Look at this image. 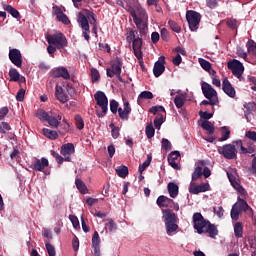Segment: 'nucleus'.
<instances>
[{"label": "nucleus", "instance_id": "obj_46", "mask_svg": "<svg viewBox=\"0 0 256 256\" xmlns=\"http://www.w3.org/2000/svg\"><path fill=\"white\" fill-rule=\"evenodd\" d=\"M137 14L138 18H141V21H145L148 19L147 11L143 7L137 8Z\"/></svg>", "mask_w": 256, "mask_h": 256}, {"label": "nucleus", "instance_id": "obj_17", "mask_svg": "<svg viewBox=\"0 0 256 256\" xmlns=\"http://www.w3.org/2000/svg\"><path fill=\"white\" fill-rule=\"evenodd\" d=\"M51 73H52V77L54 78H62L64 80L70 79V74L68 72V69L65 67L53 68Z\"/></svg>", "mask_w": 256, "mask_h": 256}, {"label": "nucleus", "instance_id": "obj_39", "mask_svg": "<svg viewBox=\"0 0 256 256\" xmlns=\"http://www.w3.org/2000/svg\"><path fill=\"white\" fill-rule=\"evenodd\" d=\"M154 95L151 91H143L139 94L138 100H152Z\"/></svg>", "mask_w": 256, "mask_h": 256}, {"label": "nucleus", "instance_id": "obj_52", "mask_svg": "<svg viewBox=\"0 0 256 256\" xmlns=\"http://www.w3.org/2000/svg\"><path fill=\"white\" fill-rule=\"evenodd\" d=\"M45 248L46 251H48L49 256H55L57 255V252L55 251V248L50 242H45Z\"/></svg>", "mask_w": 256, "mask_h": 256}, {"label": "nucleus", "instance_id": "obj_29", "mask_svg": "<svg viewBox=\"0 0 256 256\" xmlns=\"http://www.w3.org/2000/svg\"><path fill=\"white\" fill-rule=\"evenodd\" d=\"M78 23L80 25V27L83 29V30H88L90 29V26H89V22H88V18L83 15V14H80L79 17H78Z\"/></svg>", "mask_w": 256, "mask_h": 256}, {"label": "nucleus", "instance_id": "obj_10", "mask_svg": "<svg viewBox=\"0 0 256 256\" xmlns=\"http://www.w3.org/2000/svg\"><path fill=\"white\" fill-rule=\"evenodd\" d=\"M53 15L56 16V19L58 22H61L64 25H69L71 22L66 14H64L65 7L61 6H53Z\"/></svg>", "mask_w": 256, "mask_h": 256}, {"label": "nucleus", "instance_id": "obj_16", "mask_svg": "<svg viewBox=\"0 0 256 256\" xmlns=\"http://www.w3.org/2000/svg\"><path fill=\"white\" fill-rule=\"evenodd\" d=\"M47 167H49V161L47 158L42 157L41 159L35 158L32 169L35 172H43Z\"/></svg>", "mask_w": 256, "mask_h": 256}, {"label": "nucleus", "instance_id": "obj_47", "mask_svg": "<svg viewBox=\"0 0 256 256\" xmlns=\"http://www.w3.org/2000/svg\"><path fill=\"white\" fill-rule=\"evenodd\" d=\"M145 134H146L147 139H152L154 137L155 129L153 128V126L151 124L147 125L145 127Z\"/></svg>", "mask_w": 256, "mask_h": 256}, {"label": "nucleus", "instance_id": "obj_44", "mask_svg": "<svg viewBox=\"0 0 256 256\" xmlns=\"http://www.w3.org/2000/svg\"><path fill=\"white\" fill-rule=\"evenodd\" d=\"M11 130V125L8 122L3 121L0 123V134H7V132Z\"/></svg>", "mask_w": 256, "mask_h": 256}, {"label": "nucleus", "instance_id": "obj_40", "mask_svg": "<svg viewBox=\"0 0 256 256\" xmlns=\"http://www.w3.org/2000/svg\"><path fill=\"white\" fill-rule=\"evenodd\" d=\"M163 123H164V116L162 114H158V116H156L154 119L155 128L160 130Z\"/></svg>", "mask_w": 256, "mask_h": 256}, {"label": "nucleus", "instance_id": "obj_13", "mask_svg": "<svg viewBox=\"0 0 256 256\" xmlns=\"http://www.w3.org/2000/svg\"><path fill=\"white\" fill-rule=\"evenodd\" d=\"M165 56H160L159 60L155 62L153 68L154 77H161L165 72Z\"/></svg>", "mask_w": 256, "mask_h": 256}, {"label": "nucleus", "instance_id": "obj_15", "mask_svg": "<svg viewBox=\"0 0 256 256\" xmlns=\"http://www.w3.org/2000/svg\"><path fill=\"white\" fill-rule=\"evenodd\" d=\"M202 92L206 99L214 100L218 98L217 91L212 87L211 84L203 83L202 84Z\"/></svg>", "mask_w": 256, "mask_h": 256}, {"label": "nucleus", "instance_id": "obj_42", "mask_svg": "<svg viewBox=\"0 0 256 256\" xmlns=\"http://www.w3.org/2000/svg\"><path fill=\"white\" fill-rule=\"evenodd\" d=\"M174 104H175L177 109H182V107L185 104V100H184V98L182 96L177 95L174 98Z\"/></svg>", "mask_w": 256, "mask_h": 256}, {"label": "nucleus", "instance_id": "obj_32", "mask_svg": "<svg viewBox=\"0 0 256 256\" xmlns=\"http://www.w3.org/2000/svg\"><path fill=\"white\" fill-rule=\"evenodd\" d=\"M231 185L232 187H234V189L238 191V193L240 194V197L246 198L247 191L242 185H240V183L235 181V182H231Z\"/></svg>", "mask_w": 256, "mask_h": 256}, {"label": "nucleus", "instance_id": "obj_8", "mask_svg": "<svg viewBox=\"0 0 256 256\" xmlns=\"http://www.w3.org/2000/svg\"><path fill=\"white\" fill-rule=\"evenodd\" d=\"M227 68L231 71L232 75H234L238 79L243 77V74L245 72V67L243 63L236 59L228 61Z\"/></svg>", "mask_w": 256, "mask_h": 256}, {"label": "nucleus", "instance_id": "obj_59", "mask_svg": "<svg viewBox=\"0 0 256 256\" xmlns=\"http://www.w3.org/2000/svg\"><path fill=\"white\" fill-rule=\"evenodd\" d=\"M25 94H26V90L21 88L19 89L17 95H16V100L18 102H23L25 100Z\"/></svg>", "mask_w": 256, "mask_h": 256}, {"label": "nucleus", "instance_id": "obj_50", "mask_svg": "<svg viewBox=\"0 0 256 256\" xmlns=\"http://www.w3.org/2000/svg\"><path fill=\"white\" fill-rule=\"evenodd\" d=\"M168 25L174 32H181V26L178 24V22H175V20H169Z\"/></svg>", "mask_w": 256, "mask_h": 256}, {"label": "nucleus", "instance_id": "obj_58", "mask_svg": "<svg viewBox=\"0 0 256 256\" xmlns=\"http://www.w3.org/2000/svg\"><path fill=\"white\" fill-rule=\"evenodd\" d=\"M161 147L163 150L170 151L172 149V145L170 141L166 138H163L161 141Z\"/></svg>", "mask_w": 256, "mask_h": 256}, {"label": "nucleus", "instance_id": "obj_33", "mask_svg": "<svg viewBox=\"0 0 256 256\" xmlns=\"http://www.w3.org/2000/svg\"><path fill=\"white\" fill-rule=\"evenodd\" d=\"M4 10L9 13L12 17L19 19L20 18V13L16 8L13 6H10L9 4L7 6H4Z\"/></svg>", "mask_w": 256, "mask_h": 256}, {"label": "nucleus", "instance_id": "obj_1", "mask_svg": "<svg viewBox=\"0 0 256 256\" xmlns=\"http://www.w3.org/2000/svg\"><path fill=\"white\" fill-rule=\"evenodd\" d=\"M193 227L197 234H208L211 238H215L219 234L217 226L211 224L209 220H205L200 212L193 214Z\"/></svg>", "mask_w": 256, "mask_h": 256}, {"label": "nucleus", "instance_id": "obj_3", "mask_svg": "<svg viewBox=\"0 0 256 256\" xmlns=\"http://www.w3.org/2000/svg\"><path fill=\"white\" fill-rule=\"evenodd\" d=\"M124 108H119V103L117 100H110V111L113 114H119V117L122 121H128L130 114L132 112V108L130 106V102L128 100H125L123 103Z\"/></svg>", "mask_w": 256, "mask_h": 256}, {"label": "nucleus", "instance_id": "obj_53", "mask_svg": "<svg viewBox=\"0 0 256 256\" xmlns=\"http://www.w3.org/2000/svg\"><path fill=\"white\" fill-rule=\"evenodd\" d=\"M75 123H76V128L78 130H82L84 128V121H83L82 116L76 115L75 116Z\"/></svg>", "mask_w": 256, "mask_h": 256}, {"label": "nucleus", "instance_id": "obj_38", "mask_svg": "<svg viewBox=\"0 0 256 256\" xmlns=\"http://www.w3.org/2000/svg\"><path fill=\"white\" fill-rule=\"evenodd\" d=\"M9 77H10V81L17 82L19 80L20 74L16 68H10Z\"/></svg>", "mask_w": 256, "mask_h": 256}, {"label": "nucleus", "instance_id": "obj_25", "mask_svg": "<svg viewBox=\"0 0 256 256\" xmlns=\"http://www.w3.org/2000/svg\"><path fill=\"white\" fill-rule=\"evenodd\" d=\"M168 192L171 198L175 199L179 195V186L175 182L168 183Z\"/></svg>", "mask_w": 256, "mask_h": 256}, {"label": "nucleus", "instance_id": "obj_60", "mask_svg": "<svg viewBox=\"0 0 256 256\" xmlns=\"http://www.w3.org/2000/svg\"><path fill=\"white\" fill-rule=\"evenodd\" d=\"M160 37L164 42H168L170 36H169V32L166 28H162L160 31Z\"/></svg>", "mask_w": 256, "mask_h": 256}, {"label": "nucleus", "instance_id": "obj_64", "mask_svg": "<svg viewBox=\"0 0 256 256\" xmlns=\"http://www.w3.org/2000/svg\"><path fill=\"white\" fill-rule=\"evenodd\" d=\"M245 137L247 139H250V141L256 142V132H252V131L246 132Z\"/></svg>", "mask_w": 256, "mask_h": 256}, {"label": "nucleus", "instance_id": "obj_30", "mask_svg": "<svg viewBox=\"0 0 256 256\" xmlns=\"http://www.w3.org/2000/svg\"><path fill=\"white\" fill-rule=\"evenodd\" d=\"M116 173L119 177L125 179L129 175V168L126 165H120L116 169Z\"/></svg>", "mask_w": 256, "mask_h": 256}, {"label": "nucleus", "instance_id": "obj_61", "mask_svg": "<svg viewBox=\"0 0 256 256\" xmlns=\"http://www.w3.org/2000/svg\"><path fill=\"white\" fill-rule=\"evenodd\" d=\"M198 115H200V117L206 121L210 120L213 118L214 114L213 113H208L207 111L203 112L200 111L198 112Z\"/></svg>", "mask_w": 256, "mask_h": 256}, {"label": "nucleus", "instance_id": "obj_21", "mask_svg": "<svg viewBox=\"0 0 256 256\" xmlns=\"http://www.w3.org/2000/svg\"><path fill=\"white\" fill-rule=\"evenodd\" d=\"M75 145L72 143L64 144L61 146L60 154L64 157L71 156L75 154Z\"/></svg>", "mask_w": 256, "mask_h": 256}, {"label": "nucleus", "instance_id": "obj_34", "mask_svg": "<svg viewBox=\"0 0 256 256\" xmlns=\"http://www.w3.org/2000/svg\"><path fill=\"white\" fill-rule=\"evenodd\" d=\"M231 131L228 127H222L220 142L228 141L230 139Z\"/></svg>", "mask_w": 256, "mask_h": 256}, {"label": "nucleus", "instance_id": "obj_24", "mask_svg": "<svg viewBox=\"0 0 256 256\" xmlns=\"http://www.w3.org/2000/svg\"><path fill=\"white\" fill-rule=\"evenodd\" d=\"M55 95H56L57 99H58L62 104H65V103L68 102V95H66V94L63 92L62 86H59V85L56 86Z\"/></svg>", "mask_w": 256, "mask_h": 256}, {"label": "nucleus", "instance_id": "obj_55", "mask_svg": "<svg viewBox=\"0 0 256 256\" xmlns=\"http://www.w3.org/2000/svg\"><path fill=\"white\" fill-rule=\"evenodd\" d=\"M69 219H70L74 229H80V222L76 215H69Z\"/></svg>", "mask_w": 256, "mask_h": 256}, {"label": "nucleus", "instance_id": "obj_4", "mask_svg": "<svg viewBox=\"0 0 256 256\" xmlns=\"http://www.w3.org/2000/svg\"><path fill=\"white\" fill-rule=\"evenodd\" d=\"M122 60L120 57H117L110 61V68L106 69V76L107 77H117L120 82H123V79L121 77L122 73Z\"/></svg>", "mask_w": 256, "mask_h": 256}, {"label": "nucleus", "instance_id": "obj_27", "mask_svg": "<svg viewBox=\"0 0 256 256\" xmlns=\"http://www.w3.org/2000/svg\"><path fill=\"white\" fill-rule=\"evenodd\" d=\"M234 235L237 238H242L244 235V224L242 222H237L234 225Z\"/></svg>", "mask_w": 256, "mask_h": 256}, {"label": "nucleus", "instance_id": "obj_48", "mask_svg": "<svg viewBox=\"0 0 256 256\" xmlns=\"http://www.w3.org/2000/svg\"><path fill=\"white\" fill-rule=\"evenodd\" d=\"M136 34H137V31H134V30L128 31L126 34L127 43L131 44L134 40H136L137 39Z\"/></svg>", "mask_w": 256, "mask_h": 256}, {"label": "nucleus", "instance_id": "obj_36", "mask_svg": "<svg viewBox=\"0 0 256 256\" xmlns=\"http://www.w3.org/2000/svg\"><path fill=\"white\" fill-rule=\"evenodd\" d=\"M49 116L50 115L43 109H38L36 112V117L43 122H46Z\"/></svg>", "mask_w": 256, "mask_h": 256}, {"label": "nucleus", "instance_id": "obj_23", "mask_svg": "<svg viewBox=\"0 0 256 256\" xmlns=\"http://www.w3.org/2000/svg\"><path fill=\"white\" fill-rule=\"evenodd\" d=\"M156 203L159 208H169L173 205V199L167 196H159L156 200Z\"/></svg>", "mask_w": 256, "mask_h": 256}, {"label": "nucleus", "instance_id": "obj_9", "mask_svg": "<svg viewBox=\"0 0 256 256\" xmlns=\"http://www.w3.org/2000/svg\"><path fill=\"white\" fill-rule=\"evenodd\" d=\"M218 153L228 160L237 158V150L234 144H227L222 147H218Z\"/></svg>", "mask_w": 256, "mask_h": 256}, {"label": "nucleus", "instance_id": "obj_11", "mask_svg": "<svg viewBox=\"0 0 256 256\" xmlns=\"http://www.w3.org/2000/svg\"><path fill=\"white\" fill-rule=\"evenodd\" d=\"M8 56L12 64L18 68L23 66V54L18 49H10Z\"/></svg>", "mask_w": 256, "mask_h": 256}, {"label": "nucleus", "instance_id": "obj_18", "mask_svg": "<svg viewBox=\"0 0 256 256\" xmlns=\"http://www.w3.org/2000/svg\"><path fill=\"white\" fill-rule=\"evenodd\" d=\"M222 90L226 95H228L230 98H235L236 96V90L233 87V85L230 83L228 78H224L222 82Z\"/></svg>", "mask_w": 256, "mask_h": 256}, {"label": "nucleus", "instance_id": "obj_19", "mask_svg": "<svg viewBox=\"0 0 256 256\" xmlns=\"http://www.w3.org/2000/svg\"><path fill=\"white\" fill-rule=\"evenodd\" d=\"M206 165L204 160L198 161L196 164V167L194 169V172L192 173V182L197 181L199 178L203 175V167Z\"/></svg>", "mask_w": 256, "mask_h": 256}, {"label": "nucleus", "instance_id": "obj_63", "mask_svg": "<svg viewBox=\"0 0 256 256\" xmlns=\"http://www.w3.org/2000/svg\"><path fill=\"white\" fill-rule=\"evenodd\" d=\"M150 112L156 115L158 112H166V111L163 106L158 105V106L151 107Z\"/></svg>", "mask_w": 256, "mask_h": 256}, {"label": "nucleus", "instance_id": "obj_51", "mask_svg": "<svg viewBox=\"0 0 256 256\" xmlns=\"http://www.w3.org/2000/svg\"><path fill=\"white\" fill-rule=\"evenodd\" d=\"M107 221H108V224H106V227H108L109 232H115V231H117L118 226H117V224L115 223V221H114L112 218L107 219Z\"/></svg>", "mask_w": 256, "mask_h": 256}, {"label": "nucleus", "instance_id": "obj_37", "mask_svg": "<svg viewBox=\"0 0 256 256\" xmlns=\"http://www.w3.org/2000/svg\"><path fill=\"white\" fill-rule=\"evenodd\" d=\"M75 185H76V188L79 190L80 193H82V194L86 193L87 187H86L85 183L83 182V180L76 179L75 180Z\"/></svg>", "mask_w": 256, "mask_h": 256}, {"label": "nucleus", "instance_id": "obj_31", "mask_svg": "<svg viewBox=\"0 0 256 256\" xmlns=\"http://www.w3.org/2000/svg\"><path fill=\"white\" fill-rule=\"evenodd\" d=\"M137 28L140 31L141 35H146L147 31H148V25L146 22H144V20H138L137 22H135Z\"/></svg>", "mask_w": 256, "mask_h": 256}, {"label": "nucleus", "instance_id": "obj_6", "mask_svg": "<svg viewBox=\"0 0 256 256\" xmlns=\"http://www.w3.org/2000/svg\"><path fill=\"white\" fill-rule=\"evenodd\" d=\"M201 14L194 11V10H190L187 11L186 14V19L189 25V29L193 32H196L199 29V25L201 23Z\"/></svg>", "mask_w": 256, "mask_h": 256}, {"label": "nucleus", "instance_id": "obj_43", "mask_svg": "<svg viewBox=\"0 0 256 256\" xmlns=\"http://www.w3.org/2000/svg\"><path fill=\"white\" fill-rule=\"evenodd\" d=\"M240 215V210H237L234 206H232L230 210V218L232 219V221H238Z\"/></svg>", "mask_w": 256, "mask_h": 256}, {"label": "nucleus", "instance_id": "obj_14", "mask_svg": "<svg viewBox=\"0 0 256 256\" xmlns=\"http://www.w3.org/2000/svg\"><path fill=\"white\" fill-rule=\"evenodd\" d=\"M132 43L134 55L136 56L138 61H143V52L141 51V48L143 47V39L141 37H137L132 41Z\"/></svg>", "mask_w": 256, "mask_h": 256}, {"label": "nucleus", "instance_id": "obj_54", "mask_svg": "<svg viewBox=\"0 0 256 256\" xmlns=\"http://www.w3.org/2000/svg\"><path fill=\"white\" fill-rule=\"evenodd\" d=\"M86 17L90 21L91 25L96 24V15L94 12H92L90 10H86Z\"/></svg>", "mask_w": 256, "mask_h": 256}, {"label": "nucleus", "instance_id": "obj_56", "mask_svg": "<svg viewBox=\"0 0 256 256\" xmlns=\"http://www.w3.org/2000/svg\"><path fill=\"white\" fill-rule=\"evenodd\" d=\"M92 82H98L100 80V73L97 68L91 69Z\"/></svg>", "mask_w": 256, "mask_h": 256}, {"label": "nucleus", "instance_id": "obj_35", "mask_svg": "<svg viewBox=\"0 0 256 256\" xmlns=\"http://www.w3.org/2000/svg\"><path fill=\"white\" fill-rule=\"evenodd\" d=\"M152 161V156L151 155H147V159L143 164L139 165V173L143 174L144 171L150 166Z\"/></svg>", "mask_w": 256, "mask_h": 256}, {"label": "nucleus", "instance_id": "obj_20", "mask_svg": "<svg viewBox=\"0 0 256 256\" xmlns=\"http://www.w3.org/2000/svg\"><path fill=\"white\" fill-rule=\"evenodd\" d=\"M61 120L62 116L60 114L51 112V115L46 119L45 122H48V124L53 128H58Z\"/></svg>", "mask_w": 256, "mask_h": 256}, {"label": "nucleus", "instance_id": "obj_62", "mask_svg": "<svg viewBox=\"0 0 256 256\" xmlns=\"http://www.w3.org/2000/svg\"><path fill=\"white\" fill-rule=\"evenodd\" d=\"M247 52L248 54L256 57V44H254V42L247 46Z\"/></svg>", "mask_w": 256, "mask_h": 256}, {"label": "nucleus", "instance_id": "obj_26", "mask_svg": "<svg viewBox=\"0 0 256 256\" xmlns=\"http://www.w3.org/2000/svg\"><path fill=\"white\" fill-rule=\"evenodd\" d=\"M42 133L46 138L50 139L51 141H55L59 138L58 132L52 131L50 129L43 128Z\"/></svg>", "mask_w": 256, "mask_h": 256}, {"label": "nucleus", "instance_id": "obj_22", "mask_svg": "<svg viewBox=\"0 0 256 256\" xmlns=\"http://www.w3.org/2000/svg\"><path fill=\"white\" fill-rule=\"evenodd\" d=\"M245 199L246 197L244 196H238V202H236L232 207L243 213L246 209H249V204Z\"/></svg>", "mask_w": 256, "mask_h": 256}, {"label": "nucleus", "instance_id": "obj_45", "mask_svg": "<svg viewBox=\"0 0 256 256\" xmlns=\"http://www.w3.org/2000/svg\"><path fill=\"white\" fill-rule=\"evenodd\" d=\"M198 63H200L201 67L205 71H210V69L212 68V64L209 61H207V60H205L203 58H199L198 59Z\"/></svg>", "mask_w": 256, "mask_h": 256}, {"label": "nucleus", "instance_id": "obj_28", "mask_svg": "<svg viewBox=\"0 0 256 256\" xmlns=\"http://www.w3.org/2000/svg\"><path fill=\"white\" fill-rule=\"evenodd\" d=\"M201 127L208 132L209 135H213L215 133V127L212 122L209 120H205L202 122Z\"/></svg>", "mask_w": 256, "mask_h": 256}, {"label": "nucleus", "instance_id": "obj_7", "mask_svg": "<svg viewBox=\"0 0 256 256\" xmlns=\"http://www.w3.org/2000/svg\"><path fill=\"white\" fill-rule=\"evenodd\" d=\"M94 99L98 107L102 109V114H98V118L104 117L107 113L109 100L107 99L106 95L102 91H98L94 94Z\"/></svg>", "mask_w": 256, "mask_h": 256}, {"label": "nucleus", "instance_id": "obj_57", "mask_svg": "<svg viewBox=\"0 0 256 256\" xmlns=\"http://www.w3.org/2000/svg\"><path fill=\"white\" fill-rule=\"evenodd\" d=\"M101 239L99 236L98 231H94L93 237H92V246H100Z\"/></svg>", "mask_w": 256, "mask_h": 256}, {"label": "nucleus", "instance_id": "obj_49", "mask_svg": "<svg viewBox=\"0 0 256 256\" xmlns=\"http://www.w3.org/2000/svg\"><path fill=\"white\" fill-rule=\"evenodd\" d=\"M218 104H219V99L218 98L203 100L201 102V106H208V105H210V106L214 107V106H216Z\"/></svg>", "mask_w": 256, "mask_h": 256}, {"label": "nucleus", "instance_id": "obj_41", "mask_svg": "<svg viewBox=\"0 0 256 256\" xmlns=\"http://www.w3.org/2000/svg\"><path fill=\"white\" fill-rule=\"evenodd\" d=\"M226 25L229 29L235 30L238 29V22L234 18H228L226 19Z\"/></svg>", "mask_w": 256, "mask_h": 256}, {"label": "nucleus", "instance_id": "obj_2", "mask_svg": "<svg viewBox=\"0 0 256 256\" xmlns=\"http://www.w3.org/2000/svg\"><path fill=\"white\" fill-rule=\"evenodd\" d=\"M162 218L164 219V225L166 226L167 234L171 235L179 229L178 215L170 209L162 210Z\"/></svg>", "mask_w": 256, "mask_h": 256}, {"label": "nucleus", "instance_id": "obj_12", "mask_svg": "<svg viewBox=\"0 0 256 256\" xmlns=\"http://www.w3.org/2000/svg\"><path fill=\"white\" fill-rule=\"evenodd\" d=\"M210 185L209 183H201L200 185H197L195 182L190 183L189 192L193 195H197L199 193H204L206 191H209Z\"/></svg>", "mask_w": 256, "mask_h": 256}, {"label": "nucleus", "instance_id": "obj_5", "mask_svg": "<svg viewBox=\"0 0 256 256\" xmlns=\"http://www.w3.org/2000/svg\"><path fill=\"white\" fill-rule=\"evenodd\" d=\"M46 41H48L49 45H54L58 50L68 46V40L63 33L46 36Z\"/></svg>", "mask_w": 256, "mask_h": 256}]
</instances>
